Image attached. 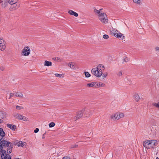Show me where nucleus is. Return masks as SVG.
Listing matches in <instances>:
<instances>
[{"instance_id":"25","label":"nucleus","mask_w":159,"mask_h":159,"mask_svg":"<svg viewBox=\"0 0 159 159\" xmlns=\"http://www.w3.org/2000/svg\"><path fill=\"white\" fill-rule=\"evenodd\" d=\"M133 2L136 4L140 5L141 3V0H132Z\"/></svg>"},{"instance_id":"2","label":"nucleus","mask_w":159,"mask_h":159,"mask_svg":"<svg viewBox=\"0 0 159 159\" xmlns=\"http://www.w3.org/2000/svg\"><path fill=\"white\" fill-rule=\"evenodd\" d=\"M103 8H101L99 10L95 8L93 9V11L95 14L97 16L99 20L102 23L106 24L108 23V20L106 14L102 11Z\"/></svg>"},{"instance_id":"26","label":"nucleus","mask_w":159,"mask_h":159,"mask_svg":"<svg viewBox=\"0 0 159 159\" xmlns=\"http://www.w3.org/2000/svg\"><path fill=\"white\" fill-rule=\"evenodd\" d=\"M16 108L18 110H21L24 109V107L22 106L17 105L16 106Z\"/></svg>"},{"instance_id":"9","label":"nucleus","mask_w":159,"mask_h":159,"mask_svg":"<svg viewBox=\"0 0 159 159\" xmlns=\"http://www.w3.org/2000/svg\"><path fill=\"white\" fill-rule=\"evenodd\" d=\"M6 43L4 39L0 38V50L1 51L4 50L6 48Z\"/></svg>"},{"instance_id":"20","label":"nucleus","mask_w":159,"mask_h":159,"mask_svg":"<svg viewBox=\"0 0 159 159\" xmlns=\"http://www.w3.org/2000/svg\"><path fill=\"white\" fill-rule=\"evenodd\" d=\"M118 31L116 29H112L110 30V33L111 35L115 36Z\"/></svg>"},{"instance_id":"23","label":"nucleus","mask_w":159,"mask_h":159,"mask_svg":"<svg viewBox=\"0 0 159 159\" xmlns=\"http://www.w3.org/2000/svg\"><path fill=\"white\" fill-rule=\"evenodd\" d=\"M1 152V157L2 159H3L4 157L6 156V155H7L8 154L6 153V151L4 150H3Z\"/></svg>"},{"instance_id":"13","label":"nucleus","mask_w":159,"mask_h":159,"mask_svg":"<svg viewBox=\"0 0 159 159\" xmlns=\"http://www.w3.org/2000/svg\"><path fill=\"white\" fill-rule=\"evenodd\" d=\"M68 13L70 15L74 16L75 17H77L79 16V14L77 12L72 10H69L68 11Z\"/></svg>"},{"instance_id":"6","label":"nucleus","mask_w":159,"mask_h":159,"mask_svg":"<svg viewBox=\"0 0 159 159\" xmlns=\"http://www.w3.org/2000/svg\"><path fill=\"white\" fill-rule=\"evenodd\" d=\"M14 117L18 120H20L25 121H28L29 120L28 118L18 113H15L13 114Z\"/></svg>"},{"instance_id":"28","label":"nucleus","mask_w":159,"mask_h":159,"mask_svg":"<svg viewBox=\"0 0 159 159\" xmlns=\"http://www.w3.org/2000/svg\"><path fill=\"white\" fill-rule=\"evenodd\" d=\"M16 0H9V3L11 5L16 3Z\"/></svg>"},{"instance_id":"46","label":"nucleus","mask_w":159,"mask_h":159,"mask_svg":"<svg viewBox=\"0 0 159 159\" xmlns=\"http://www.w3.org/2000/svg\"><path fill=\"white\" fill-rule=\"evenodd\" d=\"M15 159H19V158H15Z\"/></svg>"},{"instance_id":"40","label":"nucleus","mask_w":159,"mask_h":159,"mask_svg":"<svg viewBox=\"0 0 159 159\" xmlns=\"http://www.w3.org/2000/svg\"><path fill=\"white\" fill-rule=\"evenodd\" d=\"M62 159H70V158L68 157H64Z\"/></svg>"},{"instance_id":"29","label":"nucleus","mask_w":159,"mask_h":159,"mask_svg":"<svg viewBox=\"0 0 159 159\" xmlns=\"http://www.w3.org/2000/svg\"><path fill=\"white\" fill-rule=\"evenodd\" d=\"M55 125V124L54 122H52L49 124V126L50 128L54 127Z\"/></svg>"},{"instance_id":"14","label":"nucleus","mask_w":159,"mask_h":159,"mask_svg":"<svg viewBox=\"0 0 159 159\" xmlns=\"http://www.w3.org/2000/svg\"><path fill=\"white\" fill-rule=\"evenodd\" d=\"M114 37L122 40L124 39L125 38L124 35L121 34L119 31H118L117 33H116Z\"/></svg>"},{"instance_id":"32","label":"nucleus","mask_w":159,"mask_h":159,"mask_svg":"<svg viewBox=\"0 0 159 159\" xmlns=\"http://www.w3.org/2000/svg\"><path fill=\"white\" fill-rule=\"evenodd\" d=\"M55 75L57 77H58V78H62L63 77V76L62 75V74H60L58 73H56L55 74Z\"/></svg>"},{"instance_id":"42","label":"nucleus","mask_w":159,"mask_h":159,"mask_svg":"<svg viewBox=\"0 0 159 159\" xmlns=\"http://www.w3.org/2000/svg\"><path fill=\"white\" fill-rule=\"evenodd\" d=\"M3 122V120L1 119H0V123Z\"/></svg>"},{"instance_id":"27","label":"nucleus","mask_w":159,"mask_h":159,"mask_svg":"<svg viewBox=\"0 0 159 159\" xmlns=\"http://www.w3.org/2000/svg\"><path fill=\"white\" fill-rule=\"evenodd\" d=\"M55 60L58 62H61L62 61V59L60 57H57L55 58Z\"/></svg>"},{"instance_id":"39","label":"nucleus","mask_w":159,"mask_h":159,"mask_svg":"<svg viewBox=\"0 0 159 159\" xmlns=\"http://www.w3.org/2000/svg\"><path fill=\"white\" fill-rule=\"evenodd\" d=\"M7 4V3H4V4L2 5V7L3 8H5Z\"/></svg>"},{"instance_id":"17","label":"nucleus","mask_w":159,"mask_h":159,"mask_svg":"<svg viewBox=\"0 0 159 159\" xmlns=\"http://www.w3.org/2000/svg\"><path fill=\"white\" fill-rule=\"evenodd\" d=\"M86 87L89 88H96V82H93L87 84Z\"/></svg>"},{"instance_id":"19","label":"nucleus","mask_w":159,"mask_h":159,"mask_svg":"<svg viewBox=\"0 0 159 159\" xmlns=\"http://www.w3.org/2000/svg\"><path fill=\"white\" fill-rule=\"evenodd\" d=\"M7 125V127L13 131L15 130L16 128V126L14 125L8 124Z\"/></svg>"},{"instance_id":"4","label":"nucleus","mask_w":159,"mask_h":159,"mask_svg":"<svg viewBox=\"0 0 159 159\" xmlns=\"http://www.w3.org/2000/svg\"><path fill=\"white\" fill-rule=\"evenodd\" d=\"M125 116L124 113L122 111H118L112 113L110 116V118L114 121L118 120Z\"/></svg>"},{"instance_id":"43","label":"nucleus","mask_w":159,"mask_h":159,"mask_svg":"<svg viewBox=\"0 0 159 159\" xmlns=\"http://www.w3.org/2000/svg\"><path fill=\"white\" fill-rule=\"evenodd\" d=\"M119 73H120V75H122V73H121V72H120Z\"/></svg>"},{"instance_id":"45","label":"nucleus","mask_w":159,"mask_h":159,"mask_svg":"<svg viewBox=\"0 0 159 159\" xmlns=\"http://www.w3.org/2000/svg\"><path fill=\"white\" fill-rule=\"evenodd\" d=\"M156 159H159V158H158V157H157L156 158Z\"/></svg>"},{"instance_id":"15","label":"nucleus","mask_w":159,"mask_h":159,"mask_svg":"<svg viewBox=\"0 0 159 159\" xmlns=\"http://www.w3.org/2000/svg\"><path fill=\"white\" fill-rule=\"evenodd\" d=\"M20 4L19 3H14L10 7L11 10H15L18 8L20 6Z\"/></svg>"},{"instance_id":"11","label":"nucleus","mask_w":159,"mask_h":159,"mask_svg":"<svg viewBox=\"0 0 159 159\" xmlns=\"http://www.w3.org/2000/svg\"><path fill=\"white\" fill-rule=\"evenodd\" d=\"M82 117H84V115L82 110H81L78 112L76 116L74 117V119L75 120H77Z\"/></svg>"},{"instance_id":"30","label":"nucleus","mask_w":159,"mask_h":159,"mask_svg":"<svg viewBox=\"0 0 159 159\" xmlns=\"http://www.w3.org/2000/svg\"><path fill=\"white\" fill-rule=\"evenodd\" d=\"M84 74L86 77L89 78L91 76L89 72H85Z\"/></svg>"},{"instance_id":"8","label":"nucleus","mask_w":159,"mask_h":159,"mask_svg":"<svg viewBox=\"0 0 159 159\" xmlns=\"http://www.w3.org/2000/svg\"><path fill=\"white\" fill-rule=\"evenodd\" d=\"M84 117H89L91 116L90 111L86 108L82 109Z\"/></svg>"},{"instance_id":"10","label":"nucleus","mask_w":159,"mask_h":159,"mask_svg":"<svg viewBox=\"0 0 159 159\" xmlns=\"http://www.w3.org/2000/svg\"><path fill=\"white\" fill-rule=\"evenodd\" d=\"M15 144L18 147H21L23 148H26L27 146L26 143L21 141L16 142Z\"/></svg>"},{"instance_id":"18","label":"nucleus","mask_w":159,"mask_h":159,"mask_svg":"<svg viewBox=\"0 0 159 159\" xmlns=\"http://www.w3.org/2000/svg\"><path fill=\"white\" fill-rule=\"evenodd\" d=\"M96 88L102 87L105 86V85L102 82H96Z\"/></svg>"},{"instance_id":"24","label":"nucleus","mask_w":159,"mask_h":159,"mask_svg":"<svg viewBox=\"0 0 159 159\" xmlns=\"http://www.w3.org/2000/svg\"><path fill=\"white\" fill-rule=\"evenodd\" d=\"M5 133L3 129L1 128H0V135L3 137L5 136Z\"/></svg>"},{"instance_id":"16","label":"nucleus","mask_w":159,"mask_h":159,"mask_svg":"<svg viewBox=\"0 0 159 159\" xmlns=\"http://www.w3.org/2000/svg\"><path fill=\"white\" fill-rule=\"evenodd\" d=\"M2 144V145L5 147H7L10 145L11 144L10 142L9 141H7L5 140H3L1 141Z\"/></svg>"},{"instance_id":"12","label":"nucleus","mask_w":159,"mask_h":159,"mask_svg":"<svg viewBox=\"0 0 159 159\" xmlns=\"http://www.w3.org/2000/svg\"><path fill=\"white\" fill-rule=\"evenodd\" d=\"M133 98L134 101L137 102H139L141 98L139 93H135L133 95Z\"/></svg>"},{"instance_id":"37","label":"nucleus","mask_w":159,"mask_h":159,"mask_svg":"<svg viewBox=\"0 0 159 159\" xmlns=\"http://www.w3.org/2000/svg\"><path fill=\"white\" fill-rule=\"evenodd\" d=\"M39 131V129L38 128H36L34 130V132L35 133H38Z\"/></svg>"},{"instance_id":"36","label":"nucleus","mask_w":159,"mask_h":159,"mask_svg":"<svg viewBox=\"0 0 159 159\" xmlns=\"http://www.w3.org/2000/svg\"><path fill=\"white\" fill-rule=\"evenodd\" d=\"M15 93H11L10 94L9 98H11L15 97Z\"/></svg>"},{"instance_id":"34","label":"nucleus","mask_w":159,"mask_h":159,"mask_svg":"<svg viewBox=\"0 0 159 159\" xmlns=\"http://www.w3.org/2000/svg\"><path fill=\"white\" fill-rule=\"evenodd\" d=\"M153 106L157 108H159V102L157 103H153Z\"/></svg>"},{"instance_id":"33","label":"nucleus","mask_w":159,"mask_h":159,"mask_svg":"<svg viewBox=\"0 0 159 159\" xmlns=\"http://www.w3.org/2000/svg\"><path fill=\"white\" fill-rule=\"evenodd\" d=\"M11 157H10V156L9 155L7 154V155H6V156L4 157L3 159H11Z\"/></svg>"},{"instance_id":"22","label":"nucleus","mask_w":159,"mask_h":159,"mask_svg":"<svg viewBox=\"0 0 159 159\" xmlns=\"http://www.w3.org/2000/svg\"><path fill=\"white\" fill-rule=\"evenodd\" d=\"M52 63L51 61H44V66H52Z\"/></svg>"},{"instance_id":"21","label":"nucleus","mask_w":159,"mask_h":159,"mask_svg":"<svg viewBox=\"0 0 159 159\" xmlns=\"http://www.w3.org/2000/svg\"><path fill=\"white\" fill-rule=\"evenodd\" d=\"M15 97L22 98H23L24 96L22 93L20 92H17L15 93Z\"/></svg>"},{"instance_id":"5","label":"nucleus","mask_w":159,"mask_h":159,"mask_svg":"<svg viewBox=\"0 0 159 159\" xmlns=\"http://www.w3.org/2000/svg\"><path fill=\"white\" fill-rule=\"evenodd\" d=\"M30 52L31 50L30 47L25 46L21 51V55L23 56L28 57Z\"/></svg>"},{"instance_id":"38","label":"nucleus","mask_w":159,"mask_h":159,"mask_svg":"<svg viewBox=\"0 0 159 159\" xmlns=\"http://www.w3.org/2000/svg\"><path fill=\"white\" fill-rule=\"evenodd\" d=\"M2 145H1L0 144V152L2 151L3 150H2Z\"/></svg>"},{"instance_id":"31","label":"nucleus","mask_w":159,"mask_h":159,"mask_svg":"<svg viewBox=\"0 0 159 159\" xmlns=\"http://www.w3.org/2000/svg\"><path fill=\"white\" fill-rule=\"evenodd\" d=\"M129 59L127 57H125L123 59V61L125 62H127L129 61Z\"/></svg>"},{"instance_id":"1","label":"nucleus","mask_w":159,"mask_h":159,"mask_svg":"<svg viewBox=\"0 0 159 159\" xmlns=\"http://www.w3.org/2000/svg\"><path fill=\"white\" fill-rule=\"evenodd\" d=\"M105 70L104 66L102 64H99L96 67L93 68L91 70V72L96 77L99 78L101 77L102 79H104L108 75L107 72H104Z\"/></svg>"},{"instance_id":"41","label":"nucleus","mask_w":159,"mask_h":159,"mask_svg":"<svg viewBox=\"0 0 159 159\" xmlns=\"http://www.w3.org/2000/svg\"><path fill=\"white\" fill-rule=\"evenodd\" d=\"M45 133H44V134H43V136H42V138L43 139H45Z\"/></svg>"},{"instance_id":"44","label":"nucleus","mask_w":159,"mask_h":159,"mask_svg":"<svg viewBox=\"0 0 159 159\" xmlns=\"http://www.w3.org/2000/svg\"><path fill=\"white\" fill-rule=\"evenodd\" d=\"M158 49H159V48H156V50H158Z\"/></svg>"},{"instance_id":"3","label":"nucleus","mask_w":159,"mask_h":159,"mask_svg":"<svg viewBox=\"0 0 159 159\" xmlns=\"http://www.w3.org/2000/svg\"><path fill=\"white\" fill-rule=\"evenodd\" d=\"M143 144L146 149H152L158 145V142L155 139L147 140L143 142Z\"/></svg>"},{"instance_id":"35","label":"nucleus","mask_w":159,"mask_h":159,"mask_svg":"<svg viewBox=\"0 0 159 159\" xmlns=\"http://www.w3.org/2000/svg\"><path fill=\"white\" fill-rule=\"evenodd\" d=\"M103 38L106 39H108L109 38V36L107 34H104L103 36Z\"/></svg>"},{"instance_id":"7","label":"nucleus","mask_w":159,"mask_h":159,"mask_svg":"<svg viewBox=\"0 0 159 159\" xmlns=\"http://www.w3.org/2000/svg\"><path fill=\"white\" fill-rule=\"evenodd\" d=\"M67 66L69 68L72 70H76L78 69L77 64L74 61H70L68 62Z\"/></svg>"}]
</instances>
